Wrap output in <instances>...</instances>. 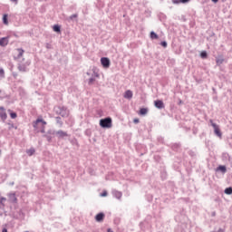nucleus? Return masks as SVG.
I'll use <instances>...</instances> for the list:
<instances>
[{"instance_id": "obj_1", "label": "nucleus", "mask_w": 232, "mask_h": 232, "mask_svg": "<svg viewBox=\"0 0 232 232\" xmlns=\"http://www.w3.org/2000/svg\"><path fill=\"white\" fill-rule=\"evenodd\" d=\"M34 130L36 131H41V133H44V128L46 127V121L44 120L38 118L33 124Z\"/></svg>"}, {"instance_id": "obj_2", "label": "nucleus", "mask_w": 232, "mask_h": 232, "mask_svg": "<svg viewBox=\"0 0 232 232\" xmlns=\"http://www.w3.org/2000/svg\"><path fill=\"white\" fill-rule=\"evenodd\" d=\"M87 75L91 77L89 79V84H93L95 82V79H99V69L97 67H92V69L87 72Z\"/></svg>"}, {"instance_id": "obj_3", "label": "nucleus", "mask_w": 232, "mask_h": 232, "mask_svg": "<svg viewBox=\"0 0 232 232\" xmlns=\"http://www.w3.org/2000/svg\"><path fill=\"white\" fill-rule=\"evenodd\" d=\"M100 126L102 128H107V129L111 128L112 126L111 118L108 117V118L100 120Z\"/></svg>"}, {"instance_id": "obj_4", "label": "nucleus", "mask_w": 232, "mask_h": 232, "mask_svg": "<svg viewBox=\"0 0 232 232\" xmlns=\"http://www.w3.org/2000/svg\"><path fill=\"white\" fill-rule=\"evenodd\" d=\"M48 135H56L58 139H64V137H68V133H66L63 130H57V131H53V130H48Z\"/></svg>"}, {"instance_id": "obj_5", "label": "nucleus", "mask_w": 232, "mask_h": 232, "mask_svg": "<svg viewBox=\"0 0 232 232\" xmlns=\"http://www.w3.org/2000/svg\"><path fill=\"white\" fill-rule=\"evenodd\" d=\"M210 123H211L212 128L214 129V133L218 137H222V132H220V128L218 127V125L214 123L212 120H210Z\"/></svg>"}, {"instance_id": "obj_6", "label": "nucleus", "mask_w": 232, "mask_h": 232, "mask_svg": "<svg viewBox=\"0 0 232 232\" xmlns=\"http://www.w3.org/2000/svg\"><path fill=\"white\" fill-rule=\"evenodd\" d=\"M101 63L103 68H105V69L110 68V64H111L110 58H108V57L101 58Z\"/></svg>"}, {"instance_id": "obj_7", "label": "nucleus", "mask_w": 232, "mask_h": 232, "mask_svg": "<svg viewBox=\"0 0 232 232\" xmlns=\"http://www.w3.org/2000/svg\"><path fill=\"white\" fill-rule=\"evenodd\" d=\"M111 193L114 198H117L118 200H121V198H122V192L114 189L111 191Z\"/></svg>"}, {"instance_id": "obj_8", "label": "nucleus", "mask_w": 232, "mask_h": 232, "mask_svg": "<svg viewBox=\"0 0 232 232\" xmlns=\"http://www.w3.org/2000/svg\"><path fill=\"white\" fill-rule=\"evenodd\" d=\"M154 106L158 108V110H162L164 108V102L160 100L155 101Z\"/></svg>"}, {"instance_id": "obj_9", "label": "nucleus", "mask_w": 232, "mask_h": 232, "mask_svg": "<svg viewBox=\"0 0 232 232\" xmlns=\"http://www.w3.org/2000/svg\"><path fill=\"white\" fill-rule=\"evenodd\" d=\"M60 115L62 117H68V115H70V111H68V110L64 107L60 109Z\"/></svg>"}, {"instance_id": "obj_10", "label": "nucleus", "mask_w": 232, "mask_h": 232, "mask_svg": "<svg viewBox=\"0 0 232 232\" xmlns=\"http://www.w3.org/2000/svg\"><path fill=\"white\" fill-rule=\"evenodd\" d=\"M124 99H132L133 98V92H131L130 90H128L125 92L124 95H123Z\"/></svg>"}, {"instance_id": "obj_11", "label": "nucleus", "mask_w": 232, "mask_h": 232, "mask_svg": "<svg viewBox=\"0 0 232 232\" xmlns=\"http://www.w3.org/2000/svg\"><path fill=\"white\" fill-rule=\"evenodd\" d=\"M0 117L2 121H6V111H5V108L0 107Z\"/></svg>"}, {"instance_id": "obj_12", "label": "nucleus", "mask_w": 232, "mask_h": 232, "mask_svg": "<svg viewBox=\"0 0 232 232\" xmlns=\"http://www.w3.org/2000/svg\"><path fill=\"white\" fill-rule=\"evenodd\" d=\"M8 45V37H3L0 39V46H7Z\"/></svg>"}, {"instance_id": "obj_13", "label": "nucleus", "mask_w": 232, "mask_h": 232, "mask_svg": "<svg viewBox=\"0 0 232 232\" xmlns=\"http://www.w3.org/2000/svg\"><path fill=\"white\" fill-rule=\"evenodd\" d=\"M95 220L96 222H102V220H104V214L99 213L98 215H96Z\"/></svg>"}, {"instance_id": "obj_14", "label": "nucleus", "mask_w": 232, "mask_h": 232, "mask_svg": "<svg viewBox=\"0 0 232 232\" xmlns=\"http://www.w3.org/2000/svg\"><path fill=\"white\" fill-rule=\"evenodd\" d=\"M10 202H17V198H15V193H11L8 195Z\"/></svg>"}, {"instance_id": "obj_15", "label": "nucleus", "mask_w": 232, "mask_h": 232, "mask_svg": "<svg viewBox=\"0 0 232 232\" xmlns=\"http://www.w3.org/2000/svg\"><path fill=\"white\" fill-rule=\"evenodd\" d=\"M17 53H18V59H21V57L24 55V50L23 49H17L16 50Z\"/></svg>"}, {"instance_id": "obj_16", "label": "nucleus", "mask_w": 232, "mask_h": 232, "mask_svg": "<svg viewBox=\"0 0 232 232\" xmlns=\"http://www.w3.org/2000/svg\"><path fill=\"white\" fill-rule=\"evenodd\" d=\"M5 202H6V198H0V208H5Z\"/></svg>"}, {"instance_id": "obj_17", "label": "nucleus", "mask_w": 232, "mask_h": 232, "mask_svg": "<svg viewBox=\"0 0 232 232\" xmlns=\"http://www.w3.org/2000/svg\"><path fill=\"white\" fill-rule=\"evenodd\" d=\"M27 155H29V157H32V155H34V153H35V149H29L26 150Z\"/></svg>"}, {"instance_id": "obj_18", "label": "nucleus", "mask_w": 232, "mask_h": 232, "mask_svg": "<svg viewBox=\"0 0 232 232\" xmlns=\"http://www.w3.org/2000/svg\"><path fill=\"white\" fill-rule=\"evenodd\" d=\"M217 171H221L222 173H226V171H227L226 166H219L217 169Z\"/></svg>"}, {"instance_id": "obj_19", "label": "nucleus", "mask_w": 232, "mask_h": 232, "mask_svg": "<svg viewBox=\"0 0 232 232\" xmlns=\"http://www.w3.org/2000/svg\"><path fill=\"white\" fill-rule=\"evenodd\" d=\"M3 23H4V24L8 25V14L3 15Z\"/></svg>"}, {"instance_id": "obj_20", "label": "nucleus", "mask_w": 232, "mask_h": 232, "mask_svg": "<svg viewBox=\"0 0 232 232\" xmlns=\"http://www.w3.org/2000/svg\"><path fill=\"white\" fill-rule=\"evenodd\" d=\"M207 57H208V53L206 51L201 52L200 58L207 59Z\"/></svg>"}, {"instance_id": "obj_21", "label": "nucleus", "mask_w": 232, "mask_h": 232, "mask_svg": "<svg viewBox=\"0 0 232 232\" xmlns=\"http://www.w3.org/2000/svg\"><path fill=\"white\" fill-rule=\"evenodd\" d=\"M150 39H159V35L155 34V32H150Z\"/></svg>"}, {"instance_id": "obj_22", "label": "nucleus", "mask_w": 232, "mask_h": 232, "mask_svg": "<svg viewBox=\"0 0 232 232\" xmlns=\"http://www.w3.org/2000/svg\"><path fill=\"white\" fill-rule=\"evenodd\" d=\"M225 193L226 195H232V188H227Z\"/></svg>"}, {"instance_id": "obj_23", "label": "nucleus", "mask_w": 232, "mask_h": 232, "mask_svg": "<svg viewBox=\"0 0 232 232\" xmlns=\"http://www.w3.org/2000/svg\"><path fill=\"white\" fill-rule=\"evenodd\" d=\"M140 115H146V113H148V109H140Z\"/></svg>"}, {"instance_id": "obj_24", "label": "nucleus", "mask_w": 232, "mask_h": 232, "mask_svg": "<svg viewBox=\"0 0 232 232\" xmlns=\"http://www.w3.org/2000/svg\"><path fill=\"white\" fill-rule=\"evenodd\" d=\"M53 32H61V26H59V25H54V26H53Z\"/></svg>"}, {"instance_id": "obj_25", "label": "nucleus", "mask_w": 232, "mask_h": 232, "mask_svg": "<svg viewBox=\"0 0 232 232\" xmlns=\"http://www.w3.org/2000/svg\"><path fill=\"white\" fill-rule=\"evenodd\" d=\"M216 63L217 64H222V63H224V58H218Z\"/></svg>"}, {"instance_id": "obj_26", "label": "nucleus", "mask_w": 232, "mask_h": 232, "mask_svg": "<svg viewBox=\"0 0 232 232\" xmlns=\"http://www.w3.org/2000/svg\"><path fill=\"white\" fill-rule=\"evenodd\" d=\"M18 70H19L20 72H26V67H24V66H23V65H20V66L18 67Z\"/></svg>"}, {"instance_id": "obj_27", "label": "nucleus", "mask_w": 232, "mask_h": 232, "mask_svg": "<svg viewBox=\"0 0 232 232\" xmlns=\"http://www.w3.org/2000/svg\"><path fill=\"white\" fill-rule=\"evenodd\" d=\"M10 117H11V119H16V118H17V113H15V112H11V113H10Z\"/></svg>"}, {"instance_id": "obj_28", "label": "nucleus", "mask_w": 232, "mask_h": 232, "mask_svg": "<svg viewBox=\"0 0 232 232\" xmlns=\"http://www.w3.org/2000/svg\"><path fill=\"white\" fill-rule=\"evenodd\" d=\"M100 197H108V191L104 190L102 194H100Z\"/></svg>"}, {"instance_id": "obj_29", "label": "nucleus", "mask_w": 232, "mask_h": 232, "mask_svg": "<svg viewBox=\"0 0 232 232\" xmlns=\"http://www.w3.org/2000/svg\"><path fill=\"white\" fill-rule=\"evenodd\" d=\"M0 77L4 78L5 77V70L0 69Z\"/></svg>"}, {"instance_id": "obj_30", "label": "nucleus", "mask_w": 232, "mask_h": 232, "mask_svg": "<svg viewBox=\"0 0 232 232\" xmlns=\"http://www.w3.org/2000/svg\"><path fill=\"white\" fill-rule=\"evenodd\" d=\"M45 137H46L48 142H52V136H50V135H45Z\"/></svg>"}, {"instance_id": "obj_31", "label": "nucleus", "mask_w": 232, "mask_h": 232, "mask_svg": "<svg viewBox=\"0 0 232 232\" xmlns=\"http://www.w3.org/2000/svg\"><path fill=\"white\" fill-rule=\"evenodd\" d=\"M70 19H71V20L77 19V14H72V15L70 16Z\"/></svg>"}, {"instance_id": "obj_32", "label": "nucleus", "mask_w": 232, "mask_h": 232, "mask_svg": "<svg viewBox=\"0 0 232 232\" xmlns=\"http://www.w3.org/2000/svg\"><path fill=\"white\" fill-rule=\"evenodd\" d=\"M161 46H163L164 48H166V47L168 46V43L162 42V43H161Z\"/></svg>"}, {"instance_id": "obj_33", "label": "nucleus", "mask_w": 232, "mask_h": 232, "mask_svg": "<svg viewBox=\"0 0 232 232\" xmlns=\"http://www.w3.org/2000/svg\"><path fill=\"white\" fill-rule=\"evenodd\" d=\"M172 3H173L174 5H179V3H180V0H173Z\"/></svg>"}, {"instance_id": "obj_34", "label": "nucleus", "mask_w": 232, "mask_h": 232, "mask_svg": "<svg viewBox=\"0 0 232 232\" xmlns=\"http://www.w3.org/2000/svg\"><path fill=\"white\" fill-rule=\"evenodd\" d=\"M179 2L185 4V3H189V0H179Z\"/></svg>"}, {"instance_id": "obj_35", "label": "nucleus", "mask_w": 232, "mask_h": 232, "mask_svg": "<svg viewBox=\"0 0 232 232\" xmlns=\"http://www.w3.org/2000/svg\"><path fill=\"white\" fill-rule=\"evenodd\" d=\"M10 1H11V3H14V5H17L19 0H10Z\"/></svg>"}, {"instance_id": "obj_36", "label": "nucleus", "mask_w": 232, "mask_h": 232, "mask_svg": "<svg viewBox=\"0 0 232 232\" xmlns=\"http://www.w3.org/2000/svg\"><path fill=\"white\" fill-rule=\"evenodd\" d=\"M133 122H134L135 124H138L139 119H134Z\"/></svg>"}, {"instance_id": "obj_37", "label": "nucleus", "mask_w": 232, "mask_h": 232, "mask_svg": "<svg viewBox=\"0 0 232 232\" xmlns=\"http://www.w3.org/2000/svg\"><path fill=\"white\" fill-rule=\"evenodd\" d=\"M216 232H224V229H222V228H219L218 231H216Z\"/></svg>"}, {"instance_id": "obj_38", "label": "nucleus", "mask_w": 232, "mask_h": 232, "mask_svg": "<svg viewBox=\"0 0 232 232\" xmlns=\"http://www.w3.org/2000/svg\"><path fill=\"white\" fill-rule=\"evenodd\" d=\"M212 3H218V0H211Z\"/></svg>"}, {"instance_id": "obj_39", "label": "nucleus", "mask_w": 232, "mask_h": 232, "mask_svg": "<svg viewBox=\"0 0 232 232\" xmlns=\"http://www.w3.org/2000/svg\"><path fill=\"white\" fill-rule=\"evenodd\" d=\"M2 232H8V230L6 228H4Z\"/></svg>"}, {"instance_id": "obj_40", "label": "nucleus", "mask_w": 232, "mask_h": 232, "mask_svg": "<svg viewBox=\"0 0 232 232\" xmlns=\"http://www.w3.org/2000/svg\"><path fill=\"white\" fill-rule=\"evenodd\" d=\"M46 48H50V44H47V45H46Z\"/></svg>"}, {"instance_id": "obj_41", "label": "nucleus", "mask_w": 232, "mask_h": 232, "mask_svg": "<svg viewBox=\"0 0 232 232\" xmlns=\"http://www.w3.org/2000/svg\"><path fill=\"white\" fill-rule=\"evenodd\" d=\"M27 66H30V62H27Z\"/></svg>"}]
</instances>
